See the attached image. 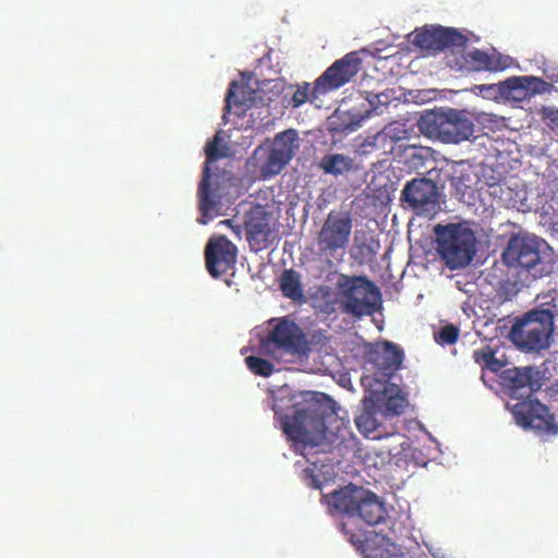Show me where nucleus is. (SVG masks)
I'll return each instance as SVG.
<instances>
[{"mask_svg":"<svg viewBox=\"0 0 558 558\" xmlns=\"http://www.w3.org/2000/svg\"><path fill=\"white\" fill-rule=\"evenodd\" d=\"M537 375L538 372L532 366L512 367L504 369L500 379L512 399H522L511 408L517 424L524 428L550 432L555 424L548 408L531 398V395L541 387Z\"/></svg>","mask_w":558,"mask_h":558,"instance_id":"f257e3e1","label":"nucleus"},{"mask_svg":"<svg viewBox=\"0 0 558 558\" xmlns=\"http://www.w3.org/2000/svg\"><path fill=\"white\" fill-rule=\"evenodd\" d=\"M337 417L333 399L324 392H308L292 416L281 418V428L289 439L305 444L312 434L325 436Z\"/></svg>","mask_w":558,"mask_h":558,"instance_id":"f03ea898","label":"nucleus"},{"mask_svg":"<svg viewBox=\"0 0 558 558\" xmlns=\"http://www.w3.org/2000/svg\"><path fill=\"white\" fill-rule=\"evenodd\" d=\"M205 162L202 179L198 183L197 197L198 209L203 217L217 216L222 206V197L231 185L232 173L228 170H218L211 173L213 165L221 158L230 156V148L223 143L221 132L206 143Z\"/></svg>","mask_w":558,"mask_h":558,"instance_id":"7ed1b4c3","label":"nucleus"},{"mask_svg":"<svg viewBox=\"0 0 558 558\" xmlns=\"http://www.w3.org/2000/svg\"><path fill=\"white\" fill-rule=\"evenodd\" d=\"M322 502L332 515L359 518L368 525H376L387 514L378 496L362 486L349 484L322 496Z\"/></svg>","mask_w":558,"mask_h":558,"instance_id":"20e7f679","label":"nucleus"},{"mask_svg":"<svg viewBox=\"0 0 558 558\" xmlns=\"http://www.w3.org/2000/svg\"><path fill=\"white\" fill-rule=\"evenodd\" d=\"M418 130L428 138L445 144L469 141L474 134V122L466 110L438 108L426 111L417 121Z\"/></svg>","mask_w":558,"mask_h":558,"instance_id":"39448f33","label":"nucleus"},{"mask_svg":"<svg viewBox=\"0 0 558 558\" xmlns=\"http://www.w3.org/2000/svg\"><path fill=\"white\" fill-rule=\"evenodd\" d=\"M434 232L438 254L449 269L464 268L472 262L477 240L470 228L461 223L437 225Z\"/></svg>","mask_w":558,"mask_h":558,"instance_id":"423d86ee","label":"nucleus"},{"mask_svg":"<svg viewBox=\"0 0 558 558\" xmlns=\"http://www.w3.org/2000/svg\"><path fill=\"white\" fill-rule=\"evenodd\" d=\"M554 331V315L549 310L527 312L510 329L512 342L525 351L547 349Z\"/></svg>","mask_w":558,"mask_h":558,"instance_id":"0eeeda50","label":"nucleus"},{"mask_svg":"<svg viewBox=\"0 0 558 558\" xmlns=\"http://www.w3.org/2000/svg\"><path fill=\"white\" fill-rule=\"evenodd\" d=\"M298 133L289 129L277 134L270 145H259L253 154L263 179H269L290 162L299 148Z\"/></svg>","mask_w":558,"mask_h":558,"instance_id":"6e6552de","label":"nucleus"},{"mask_svg":"<svg viewBox=\"0 0 558 558\" xmlns=\"http://www.w3.org/2000/svg\"><path fill=\"white\" fill-rule=\"evenodd\" d=\"M542 241L531 235H513L502 253L509 267L521 268L535 278L549 272L541 255Z\"/></svg>","mask_w":558,"mask_h":558,"instance_id":"1a4fd4ad","label":"nucleus"},{"mask_svg":"<svg viewBox=\"0 0 558 558\" xmlns=\"http://www.w3.org/2000/svg\"><path fill=\"white\" fill-rule=\"evenodd\" d=\"M337 288L344 298L343 311L354 316L372 314L380 298L378 288L365 277L341 275Z\"/></svg>","mask_w":558,"mask_h":558,"instance_id":"9d476101","label":"nucleus"},{"mask_svg":"<svg viewBox=\"0 0 558 558\" xmlns=\"http://www.w3.org/2000/svg\"><path fill=\"white\" fill-rule=\"evenodd\" d=\"M353 222L350 214L331 210L317 235L319 253L336 257L339 252L343 254L350 242Z\"/></svg>","mask_w":558,"mask_h":558,"instance_id":"9b49d317","label":"nucleus"},{"mask_svg":"<svg viewBox=\"0 0 558 558\" xmlns=\"http://www.w3.org/2000/svg\"><path fill=\"white\" fill-rule=\"evenodd\" d=\"M359 52L351 51L336 60L314 82V97L326 95L348 84L361 70Z\"/></svg>","mask_w":558,"mask_h":558,"instance_id":"f8f14e48","label":"nucleus"},{"mask_svg":"<svg viewBox=\"0 0 558 558\" xmlns=\"http://www.w3.org/2000/svg\"><path fill=\"white\" fill-rule=\"evenodd\" d=\"M412 44L428 53L436 54L450 48H463L468 37L456 28L425 25L413 33Z\"/></svg>","mask_w":558,"mask_h":558,"instance_id":"ddd939ff","label":"nucleus"},{"mask_svg":"<svg viewBox=\"0 0 558 558\" xmlns=\"http://www.w3.org/2000/svg\"><path fill=\"white\" fill-rule=\"evenodd\" d=\"M439 190L430 179H413L402 190L404 201L418 216L433 217L440 209Z\"/></svg>","mask_w":558,"mask_h":558,"instance_id":"4468645a","label":"nucleus"},{"mask_svg":"<svg viewBox=\"0 0 558 558\" xmlns=\"http://www.w3.org/2000/svg\"><path fill=\"white\" fill-rule=\"evenodd\" d=\"M263 344L266 349L272 345L283 352L299 355H306L311 351L302 328L288 317H282L276 323Z\"/></svg>","mask_w":558,"mask_h":558,"instance_id":"2eb2a0df","label":"nucleus"},{"mask_svg":"<svg viewBox=\"0 0 558 558\" xmlns=\"http://www.w3.org/2000/svg\"><path fill=\"white\" fill-rule=\"evenodd\" d=\"M205 265L213 278H219L234 268L236 246L226 236H213L205 246Z\"/></svg>","mask_w":558,"mask_h":558,"instance_id":"dca6fc26","label":"nucleus"},{"mask_svg":"<svg viewBox=\"0 0 558 558\" xmlns=\"http://www.w3.org/2000/svg\"><path fill=\"white\" fill-rule=\"evenodd\" d=\"M549 84L536 76H512L500 82V98L522 102L545 93Z\"/></svg>","mask_w":558,"mask_h":558,"instance_id":"f3484780","label":"nucleus"},{"mask_svg":"<svg viewBox=\"0 0 558 558\" xmlns=\"http://www.w3.org/2000/svg\"><path fill=\"white\" fill-rule=\"evenodd\" d=\"M246 239L255 251L266 248L271 243V233L268 215L263 210L251 211L245 222Z\"/></svg>","mask_w":558,"mask_h":558,"instance_id":"a211bd4d","label":"nucleus"},{"mask_svg":"<svg viewBox=\"0 0 558 558\" xmlns=\"http://www.w3.org/2000/svg\"><path fill=\"white\" fill-rule=\"evenodd\" d=\"M319 168L335 177L355 170L354 159L342 154H328L322 157Z\"/></svg>","mask_w":558,"mask_h":558,"instance_id":"6ab92c4d","label":"nucleus"},{"mask_svg":"<svg viewBox=\"0 0 558 558\" xmlns=\"http://www.w3.org/2000/svg\"><path fill=\"white\" fill-rule=\"evenodd\" d=\"M403 361V351L396 344L385 343L383 352L377 354L375 363L378 368L383 369L384 375H388L397 371Z\"/></svg>","mask_w":558,"mask_h":558,"instance_id":"aec40b11","label":"nucleus"},{"mask_svg":"<svg viewBox=\"0 0 558 558\" xmlns=\"http://www.w3.org/2000/svg\"><path fill=\"white\" fill-rule=\"evenodd\" d=\"M468 69L471 71H499L505 69L499 59L485 51L474 49L465 56Z\"/></svg>","mask_w":558,"mask_h":558,"instance_id":"412c9836","label":"nucleus"},{"mask_svg":"<svg viewBox=\"0 0 558 558\" xmlns=\"http://www.w3.org/2000/svg\"><path fill=\"white\" fill-rule=\"evenodd\" d=\"M280 290L282 294L291 300L301 301L304 299L300 275L293 269H286L280 277Z\"/></svg>","mask_w":558,"mask_h":558,"instance_id":"4be33fe9","label":"nucleus"},{"mask_svg":"<svg viewBox=\"0 0 558 558\" xmlns=\"http://www.w3.org/2000/svg\"><path fill=\"white\" fill-rule=\"evenodd\" d=\"M473 360L482 369H488L493 373L500 372L506 365L505 361L496 357L495 351L489 345L475 350L473 352Z\"/></svg>","mask_w":558,"mask_h":558,"instance_id":"5701e85b","label":"nucleus"},{"mask_svg":"<svg viewBox=\"0 0 558 558\" xmlns=\"http://www.w3.org/2000/svg\"><path fill=\"white\" fill-rule=\"evenodd\" d=\"M393 124H390L388 128H386L385 130H383L381 132H378L376 133L375 135L373 136H369L367 137L363 144H362V149H363V153L364 154H367V153H372L374 151L375 149H378L379 146H385L387 140H390V144H393L396 143L397 141H399L398 137H395L392 135V131L395 130L392 128Z\"/></svg>","mask_w":558,"mask_h":558,"instance_id":"b1692460","label":"nucleus"},{"mask_svg":"<svg viewBox=\"0 0 558 558\" xmlns=\"http://www.w3.org/2000/svg\"><path fill=\"white\" fill-rule=\"evenodd\" d=\"M245 363L248 369L258 376L269 377L275 371L271 362L258 356H247L245 357Z\"/></svg>","mask_w":558,"mask_h":558,"instance_id":"393cba45","label":"nucleus"},{"mask_svg":"<svg viewBox=\"0 0 558 558\" xmlns=\"http://www.w3.org/2000/svg\"><path fill=\"white\" fill-rule=\"evenodd\" d=\"M314 86L311 88L310 83L303 82L296 85V89L291 98V104L294 108H298L306 101L314 102L318 97H314Z\"/></svg>","mask_w":558,"mask_h":558,"instance_id":"a878e982","label":"nucleus"},{"mask_svg":"<svg viewBox=\"0 0 558 558\" xmlns=\"http://www.w3.org/2000/svg\"><path fill=\"white\" fill-rule=\"evenodd\" d=\"M239 86L236 81H232L230 83L227 96H226V106L223 109V120L227 122L228 116L231 113L232 106H234L236 109H240L241 111H236V116H241L242 111H244V102L240 101L234 93V88Z\"/></svg>","mask_w":558,"mask_h":558,"instance_id":"bb28decb","label":"nucleus"},{"mask_svg":"<svg viewBox=\"0 0 558 558\" xmlns=\"http://www.w3.org/2000/svg\"><path fill=\"white\" fill-rule=\"evenodd\" d=\"M459 339V329L452 325H446L434 333V340L440 345L453 344Z\"/></svg>","mask_w":558,"mask_h":558,"instance_id":"cd10ccee","label":"nucleus"},{"mask_svg":"<svg viewBox=\"0 0 558 558\" xmlns=\"http://www.w3.org/2000/svg\"><path fill=\"white\" fill-rule=\"evenodd\" d=\"M340 530L347 537L348 542L353 546L356 548H361L363 546L365 537L364 532L361 529H351L349 523L342 522L340 524Z\"/></svg>","mask_w":558,"mask_h":558,"instance_id":"c85d7f7f","label":"nucleus"},{"mask_svg":"<svg viewBox=\"0 0 558 558\" xmlns=\"http://www.w3.org/2000/svg\"><path fill=\"white\" fill-rule=\"evenodd\" d=\"M357 429L364 434H371L377 428V421L373 413L363 412L355 418Z\"/></svg>","mask_w":558,"mask_h":558,"instance_id":"c756f323","label":"nucleus"},{"mask_svg":"<svg viewBox=\"0 0 558 558\" xmlns=\"http://www.w3.org/2000/svg\"><path fill=\"white\" fill-rule=\"evenodd\" d=\"M407 407V400L399 393L391 395L385 402V409L388 414L400 415Z\"/></svg>","mask_w":558,"mask_h":558,"instance_id":"7c9ffc66","label":"nucleus"},{"mask_svg":"<svg viewBox=\"0 0 558 558\" xmlns=\"http://www.w3.org/2000/svg\"><path fill=\"white\" fill-rule=\"evenodd\" d=\"M475 88L478 89V94L482 95L484 98H500V82L498 84L476 85Z\"/></svg>","mask_w":558,"mask_h":558,"instance_id":"2f4dec72","label":"nucleus"},{"mask_svg":"<svg viewBox=\"0 0 558 558\" xmlns=\"http://www.w3.org/2000/svg\"><path fill=\"white\" fill-rule=\"evenodd\" d=\"M544 123L551 130L558 129V109L544 107L541 110Z\"/></svg>","mask_w":558,"mask_h":558,"instance_id":"473e14b6","label":"nucleus"},{"mask_svg":"<svg viewBox=\"0 0 558 558\" xmlns=\"http://www.w3.org/2000/svg\"><path fill=\"white\" fill-rule=\"evenodd\" d=\"M302 476H303V480L304 482L313 487V488H319L320 487V482L317 477V475L315 474L314 472V469L312 468H305L302 472Z\"/></svg>","mask_w":558,"mask_h":558,"instance_id":"72a5a7b5","label":"nucleus"},{"mask_svg":"<svg viewBox=\"0 0 558 558\" xmlns=\"http://www.w3.org/2000/svg\"><path fill=\"white\" fill-rule=\"evenodd\" d=\"M371 114L369 110H367V113L366 116H363L361 117L360 119L355 120V121H351L349 122L348 124L341 126L340 129L342 131H354L356 130L360 125H361V122L365 119V118H368Z\"/></svg>","mask_w":558,"mask_h":558,"instance_id":"f704fd0d","label":"nucleus"},{"mask_svg":"<svg viewBox=\"0 0 558 558\" xmlns=\"http://www.w3.org/2000/svg\"><path fill=\"white\" fill-rule=\"evenodd\" d=\"M369 96H371V95H369V93H368V94H367V98H366V99L368 100V102H369L371 105H373V104H374V100H375V99H378V98H379V95H372V96H373V98H371Z\"/></svg>","mask_w":558,"mask_h":558,"instance_id":"c9c22d12","label":"nucleus"},{"mask_svg":"<svg viewBox=\"0 0 558 558\" xmlns=\"http://www.w3.org/2000/svg\"><path fill=\"white\" fill-rule=\"evenodd\" d=\"M395 137H397V135L392 134ZM399 140H401V136H398ZM402 138H405V135H402Z\"/></svg>","mask_w":558,"mask_h":558,"instance_id":"e433bc0d","label":"nucleus"}]
</instances>
